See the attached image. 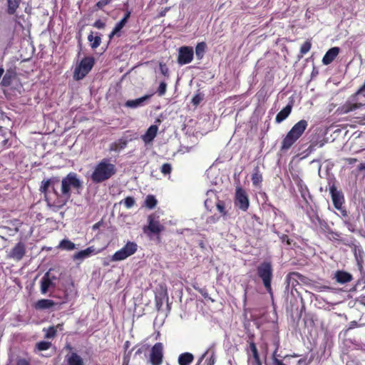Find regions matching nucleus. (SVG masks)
Masks as SVG:
<instances>
[{
  "label": "nucleus",
  "mask_w": 365,
  "mask_h": 365,
  "mask_svg": "<svg viewBox=\"0 0 365 365\" xmlns=\"http://www.w3.org/2000/svg\"><path fill=\"white\" fill-rule=\"evenodd\" d=\"M82 187L83 182L77 174L69 173L61 181L57 177L42 181L40 190L48 203L61 207L68 201L72 192L80 194Z\"/></svg>",
  "instance_id": "obj_1"
},
{
  "label": "nucleus",
  "mask_w": 365,
  "mask_h": 365,
  "mask_svg": "<svg viewBox=\"0 0 365 365\" xmlns=\"http://www.w3.org/2000/svg\"><path fill=\"white\" fill-rule=\"evenodd\" d=\"M115 173V165L110 163V159L103 158L96 165L91 179L95 183H100L110 179Z\"/></svg>",
  "instance_id": "obj_2"
},
{
  "label": "nucleus",
  "mask_w": 365,
  "mask_h": 365,
  "mask_svg": "<svg viewBox=\"0 0 365 365\" xmlns=\"http://www.w3.org/2000/svg\"><path fill=\"white\" fill-rule=\"evenodd\" d=\"M308 126V122L306 120H301L297 122L292 129L287 133L282 140L281 150H289L294 143L302 135Z\"/></svg>",
  "instance_id": "obj_3"
},
{
  "label": "nucleus",
  "mask_w": 365,
  "mask_h": 365,
  "mask_svg": "<svg viewBox=\"0 0 365 365\" xmlns=\"http://www.w3.org/2000/svg\"><path fill=\"white\" fill-rule=\"evenodd\" d=\"M258 276L262 279L267 291L272 294L271 282L273 277V269L269 262H264L257 269Z\"/></svg>",
  "instance_id": "obj_4"
},
{
  "label": "nucleus",
  "mask_w": 365,
  "mask_h": 365,
  "mask_svg": "<svg viewBox=\"0 0 365 365\" xmlns=\"http://www.w3.org/2000/svg\"><path fill=\"white\" fill-rule=\"evenodd\" d=\"M138 250V245L134 242L128 241L124 247H123L120 250L115 252L111 256V261L113 262H118L122 261L130 256L133 255Z\"/></svg>",
  "instance_id": "obj_5"
},
{
  "label": "nucleus",
  "mask_w": 365,
  "mask_h": 365,
  "mask_svg": "<svg viewBox=\"0 0 365 365\" xmlns=\"http://www.w3.org/2000/svg\"><path fill=\"white\" fill-rule=\"evenodd\" d=\"M94 65V58L93 57L83 58L80 63L76 67L73 73V78L76 80L83 79L92 69Z\"/></svg>",
  "instance_id": "obj_6"
},
{
  "label": "nucleus",
  "mask_w": 365,
  "mask_h": 365,
  "mask_svg": "<svg viewBox=\"0 0 365 365\" xmlns=\"http://www.w3.org/2000/svg\"><path fill=\"white\" fill-rule=\"evenodd\" d=\"M58 282V277L51 270L48 271L41 278L40 282V290L42 294H46L53 291Z\"/></svg>",
  "instance_id": "obj_7"
},
{
  "label": "nucleus",
  "mask_w": 365,
  "mask_h": 365,
  "mask_svg": "<svg viewBox=\"0 0 365 365\" xmlns=\"http://www.w3.org/2000/svg\"><path fill=\"white\" fill-rule=\"evenodd\" d=\"M235 205L242 211H247L250 206L248 195L240 187H237L235 190Z\"/></svg>",
  "instance_id": "obj_8"
},
{
  "label": "nucleus",
  "mask_w": 365,
  "mask_h": 365,
  "mask_svg": "<svg viewBox=\"0 0 365 365\" xmlns=\"http://www.w3.org/2000/svg\"><path fill=\"white\" fill-rule=\"evenodd\" d=\"M163 358V345L156 343L151 349L148 361L151 365H160Z\"/></svg>",
  "instance_id": "obj_9"
},
{
  "label": "nucleus",
  "mask_w": 365,
  "mask_h": 365,
  "mask_svg": "<svg viewBox=\"0 0 365 365\" xmlns=\"http://www.w3.org/2000/svg\"><path fill=\"white\" fill-rule=\"evenodd\" d=\"M193 49L192 47L182 46L179 49L178 62L180 65L190 63L193 59Z\"/></svg>",
  "instance_id": "obj_10"
},
{
  "label": "nucleus",
  "mask_w": 365,
  "mask_h": 365,
  "mask_svg": "<svg viewBox=\"0 0 365 365\" xmlns=\"http://www.w3.org/2000/svg\"><path fill=\"white\" fill-rule=\"evenodd\" d=\"M26 253V245L24 242L17 243L9 252V257L14 260L19 261Z\"/></svg>",
  "instance_id": "obj_11"
},
{
  "label": "nucleus",
  "mask_w": 365,
  "mask_h": 365,
  "mask_svg": "<svg viewBox=\"0 0 365 365\" xmlns=\"http://www.w3.org/2000/svg\"><path fill=\"white\" fill-rule=\"evenodd\" d=\"M293 180L297 184L299 191L301 193L302 197L307 203H308L309 200L311 199V195L307 186L298 175L294 176Z\"/></svg>",
  "instance_id": "obj_12"
},
{
  "label": "nucleus",
  "mask_w": 365,
  "mask_h": 365,
  "mask_svg": "<svg viewBox=\"0 0 365 365\" xmlns=\"http://www.w3.org/2000/svg\"><path fill=\"white\" fill-rule=\"evenodd\" d=\"M329 191L334 207L339 210L344 202V196L342 193L338 191L334 185L330 187Z\"/></svg>",
  "instance_id": "obj_13"
},
{
  "label": "nucleus",
  "mask_w": 365,
  "mask_h": 365,
  "mask_svg": "<svg viewBox=\"0 0 365 365\" xmlns=\"http://www.w3.org/2000/svg\"><path fill=\"white\" fill-rule=\"evenodd\" d=\"M151 95H145L139 98L128 100L125 103V106L130 108H137L145 106L150 99Z\"/></svg>",
  "instance_id": "obj_14"
},
{
  "label": "nucleus",
  "mask_w": 365,
  "mask_h": 365,
  "mask_svg": "<svg viewBox=\"0 0 365 365\" xmlns=\"http://www.w3.org/2000/svg\"><path fill=\"white\" fill-rule=\"evenodd\" d=\"M158 130V128L155 125H152L148 128L145 133L141 136V139L145 143V144H148L154 140L157 135Z\"/></svg>",
  "instance_id": "obj_15"
},
{
  "label": "nucleus",
  "mask_w": 365,
  "mask_h": 365,
  "mask_svg": "<svg viewBox=\"0 0 365 365\" xmlns=\"http://www.w3.org/2000/svg\"><path fill=\"white\" fill-rule=\"evenodd\" d=\"M362 103H354L353 101H347L345 104L341 106L337 109L339 114H346L349 112L355 110L356 109L361 107Z\"/></svg>",
  "instance_id": "obj_16"
},
{
  "label": "nucleus",
  "mask_w": 365,
  "mask_h": 365,
  "mask_svg": "<svg viewBox=\"0 0 365 365\" xmlns=\"http://www.w3.org/2000/svg\"><path fill=\"white\" fill-rule=\"evenodd\" d=\"M339 53V48L338 47H333L330 48L324 56L322 58V63L324 65H329L330 64L335 58L338 56Z\"/></svg>",
  "instance_id": "obj_17"
},
{
  "label": "nucleus",
  "mask_w": 365,
  "mask_h": 365,
  "mask_svg": "<svg viewBox=\"0 0 365 365\" xmlns=\"http://www.w3.org/2000/svg\"><path fill=\"white\" fill-rule=\"evenodd\" d=\"M250 350L252 354V358L251 356H250L248 359V361L252 365H262L257 346L254 342H251L250 344Z\"/></svg>",
  "instance_id": "obj_18"
},
{
  "label": "nucleus",
  "mask_w": 365,
  "mask_h": 365,
  "mask_svg": "<svg viewBox=\"0 0 365 365\" xmlns=\"http://www.w3.org/2000/svg\"><path fill=\"white\" fill-rule=\"evenodd\" d=\"M207 357L205 361V365H214L215 362V352L210 349L207 350L199 359L198 362L196 365H200L203 359Z\"/></svg>",
  "instance_id": "obj_19"
},
{
  "label": "nucleus",
  "mask_w": 365,
  "mask_h": 365,
  "mask_svg": "<svg viewBox=\"0 0 365 365\" xmlns=\"http://www.w3.org/2000/svg\"><path fill=\"white\" fill-rule=\"evenodd\" d=\"M93 247H89L84 250H81L73 255V259L77 260H83L89 257L92 255L96 254Z\"/></svg>",
  "instance_id": "obj_20"
},
{
  "label": "nucleus",
  "mask_w": 365,
  "mask_h": 365,
  "mask_svg": "<svg viewBox=\"0 0 365 365\" xmlns=\"http://www.w3.org/2000/svg\"><path fill=\"white\" fill-rule=\"evenodd\" d=\"M54 302L51 299H43L37 301L34 305L35 309L43 310L48 309L53 307Z\"/></svg>",
  "instance_id": "obj_21"
},
{
  "label": "nucleus",
  "mask_w": 365,
  "mask_h": 365,
  "mask_svg": "<svg viewBox=\"0 0 365 365\" xmlns=\"http://www.w3.org/2000/svg\"><path fill=\"white\" fill-rule=\"evenodd\" d=\"M336 280L341 284H344L350 282L352 279V276L346 272L337 271L335 274Z\"/></svg>",
  "instance_id": "obj_22"
},
{
  "label": "nucleus",
  "mask_w": 365,
  "mask_h": 365,
  "mask_svg": "<svg viewBox=\"0 0 365 365\" xmlns=\"http://www.w3.org/2000/svg\"><path fill=\"white\" fill-rule=\"evenodd\" d=\"M292 110V106L287 105L281 111H279L276 115L275 120L279 123L284 120L290 114Z\"/></svg>",
  "instance_id": "obj_23"
},
{
  "label": "nucleus",
  "mask_w": 365,
  "mask_h": 365,
  "mask_svg": "<svg viewBox=\"0 0 365 365\" xmlns=\"http://www.w3.org/2000/svg\"><path fill=\"white\" fill-rule=\"evenodd\" d=\"M68 365H84L82 358L76 353H71L66 356Z\"/></svg>",
  "instance_id": "obj_24"
},
{
  "label": "nucleus",
  "mask_w": 365,
  "mask_h": 365,
  "mask_svg": "<svg viewBox=\"0 0 365 365\" xmlns=\"http://www.w3.org/2000/svg\"><path fill=\"white\" fill-rule=\"evenodd\" d=\"M148 229L153 233H159L163 230V226L157 220H154L151 217H149Z\"/></svg>",
  "instance_id": "obj_25"
},
{
  "label": "nucleus",
  "mask_w": 365,
  "mask_h": 365,
  "mask_svg": "<svg viewBox=\"0 0 365 365\" xmlns=\"http://www.w3.org/2000/svg\"><path fill=\"white\" fill-rule=\"evenodd\" d=\"M194 356L189 352L181 354L178 357V363L180 365H189L192 362Z\"/></svg>",
  "instance_id": "obj_26"
},
{
  "label": "nucleus",
  "mask_w": 365,
  "mask_h": 365,
  "mask_svg": "<svg viewBox=\"0 0 365 365\" xmlns=\"http://www.w3.org/2000/svg\"><path fill=\"white\" fill-rule=\"evenodd\" d=\"M127 145V140L125 139H119L118 141L112 143L110 146V150L114 152H120L124 149Z\"/></svg>",
  "instance_id": "obj_27"
},
{
  "label": "nucleus",
  "mask_w": 365,
  "mask_h": 365,
  "mask_svg": "<svg viewBox=\"0 0 365 365\" xmlns=\"http://www.w3.org/2000/svg\"><path fill=\"white\" fill-rule=\"evenodd\" d=\"M21 0H7L8 9L9 14H14L19 8Z\"/></svg>",
  "instance_id": "obj_28"
},
{
  "label": "nucleus",
  "mask_w": 365,
  "mask_h": 365,
  "mask_svg": "<svg viewBox=\"0 0 365 365\" xmlns=\"http://www.w3.org/2000/svg\"><path fill=\"white\" fill-rule=\"evenodd\" d=\"M58 248L65 250H73L76 249V245L71 241L64 239L60 242Z\"/></svg>",
  "instance_id": "obj_29"
},
{
  "label": "nucleus",
  "mask_w": 365,
  "mask_h": 365,
  "mask_svg": "<svg viewBox=\"0 0 365 365\" xmlns=\"http://www.w3.org/2000/svg\"><path fill=\"white\" fill-rule=\"evenodd\" d=\"M206 49V43L205 42L198 43L195 47V54L197 58L200 60L202 58Z\"/></svg>",
  "instance_id": "obj_30"
},
{
  "label": "nucleus",
  "mask_w": 365,
  "mask_h": 365,
  "mask_svg": "<svg viewBox=\"0 0 365 365\" xmlns=\"http://www.w3.org/2000/svg\"><path fill=\"white\" fill-rule=\"evenodd\" d=\"M206 195L207 197L205 200V206L207 210H209L212 207V199H216L217 197L215 192L212 190H208L206 193Z\"/></svg>",
  "instance_id": "obj_31"
},
{
  "label": "nucleus",
  "mask_w": 365,
  "mask_h": 365,
  "mask_svg": "<svg viewBox=\"0 0 365 365\" xmlns=\"http://www.w3.org/2000/svg\"><path fill=\"white\" fill-rule=\"evenodd\" d=\"M88 40L91 42L92 48H96L98 47L101 42V38L100 36H93L92 34L88 36Z\"/></svg>",
  "instance_id": "obj_32"
},
{
  "label": "nucleus",
  "mask_w": 365,
  "mask_h": 365,
  "mask_svg": "<svg viewBox=\"0 0 365 365\" xmlns=\"http://www.w3.org/2000/svg\"><path fill=\"white\" fill-rule=\"evenodd\" d=\"M62 325L58 324L56 327H50L48 329H43V331L46 332L45 337L47 339H51L55 336L56 334V329L61 328Z\"/></svg>",
  "instance_id": "obj_33"
},
{
  "label": "nucleus",
  "mask_w": 365,
  "mask_h": 365,
  "mask_svg": "<svg viewBox=\"0 0 365 365\" xmlns=\"http://www.w3.org/2000/svg\"><path fill=\"white\" fill-rule=\"evenodd\" d=\"M157 204V200L153 195H148L145 201V205L149 208L153 209Z\"/></svg>",
  "instance_id": "obj_34"
},
{
  "label": "nucleus",
  "mask_w": 365,
  "mask_h": 365,
  "mask_svg": "<svg viewBox=\"0 0 365 365\" xmlns=\"http://www.w3.org/2000/svg\"><path fill=\"white\" fill-rule=\"evenodd\" d=\"M262 180V176L259 173V171L256 170L252 175V181L254 185H259Z\"/></svg>",
  "instance_id": "obj_35"
},
{
  "label": "nucleus",
  "mask_w": 365,
  "mask_h": 365,
  "mask_svg": "<svg viewBox=\"0 0 365 365\" xmlns=\"http://www.w3.org/2000/svg\"><path fill=\"white\" fill-rule=\"evenodd\" d=\"M135 199L132 197H127L120 203H123L126 208L129 209L132 207L135 204Z\"/></svg>",
  "instance_id": "obj_36"
},
{
  "label": "nucleus",
  "mask_w": 365,
  "mask_h": 365,
  "mask_svg": "<svg viewBox=\"0 0 365 365\" xmlns=\"http://www.w3.org/2000/svg\"><path fill=\"white\" fill-rule=\"evenodd\" d=\"M51 346V342L48 341H40L36 344V346L39 351H44L48 349Z\"/></svg>",
  "instance_id": "obj_37"
},
{
  "label": "nucleus",
  "mask_w": 365,
  "mask_h": 365,
  "mask_svg": "<svg viewBox=\"0 0 365 365\" xmlns=\"http://www.w3.org/2000/svg\"><path fill=\"white\" fill-rule=\"evenodd\" d=\"M312 44L309 41H306L301 46L300 52L302 54H306L309 51Z\"/></svg>",
  "instance_id": "obj_38"
},
{
  "label": "nucleus",
  "mask_w": 365,
  "mask_h": 365,
  "mask_svg": "<svg viewBox=\"0 0 365 365\" xmlns=\"http://www.w3.org/2000/svg\"><path fill=\"white\" fill-rule=\"evenodd\" d=\"M124 26L120 23L118 22V24H116V25L115 26L114 29H113L112 32L110 33V34L109 35V38H112L115 35H116L118 33H119L120 31V30L123 28Z\"/></svg>",
  "instance_id": "obj_39"
},
{
  "label": "nucleus",
  "mask_w": 365,
  "mask_h": 365,
  "mask_svg": "<svg viewBox=\"0 0 365 365\" xmlns=\"http://www.w3.org/2000/svg\"><path fill=\"white\" fill-rule=\"evenodd\" d=\"M167 89V84L165 82H161L158 88L157 93L160 96H163Z\"/></svg>",
  "instance_id": "obj_40"
},
{
  "label": "nucleus",
  "mask_w": 365,
  "mask_h": 365,
  "mask_svg": "<svg viewBox=\"0 0 365 365\" xmlns=\"http://www.w3.org/2000/svg\"><path fill=\"white\" fill-rule=\"evenodd\" d=\"M160 170L164 175L170 174L172 170V166L170 163H164L162 165Z\"/></svg>",
  "instance_id": "obj_41"
},
{
  "label": "nucleus",
  "mask_w": 365,
  "mask_h": 365,
  "mask_svg": "<svg viewBox=\"0 0 365 365\" xmlns=\"http://www.w3.org/2000/svg\"><path fill=\"white\" fill-rule=\"evenodd\" d=\"M216 205H217V210L222 215H226V211H225V203L223 202H222V201L218 200Z\"/></svg>",
  "instance_id": "obj_42"
},
{
  "label": "nucleus",
  "mask_w": 365,
  "mask_h": 365,
  "mask_svg": "<svg viewBox=\"0 0 365 365\" xmlns=\"http://www.w3.org/2000/svg\"><path fill=\"white\" fill-rule=\"evenodd\" d=\"M159 66H160V71L161 73L165 76H168L169 70H168V67L166 66V65L165 63H160Z\"/></svg>",
  "instance_id": "obj_43"
},
{
  "label": "nucleus",
  "mask_w": 365,
  "mask_h": 365,
  "mask_svg": "<svg viewBox=\"0 0 365 365\" xmlns=\"http://www.w3.org/2000/svg\"><path fill=\"white\" fill-rule=\"evenodd\" d=\"M203 96L201 94H196L192 99V103L197 106L198 105L202 100Z\"/></svg>",
  "instance_id": "obj_44"
},
{
  "label": "nucleus",
  "mask_w": 365,
  "mask_h": 365,
  "mask_svg": "<svg viewBox=\"0 0 365 365\" xmlns=\"http://www.w3.org/2000/svg\"><path fill=\"white\" fill-rule=\"evenodd\" d=\"M363 253L361 251H359V253H355V257L359 267H361V263L363 262Z\"/></svg>",
  "instance_id": "obj_45"
},
{
  "label": "nucleus",
  "mask_w": 365,
  "mask_h": 365,
  "mask_svg": "<svg viewBox=\"0 0 365 365\" xmlns=\"http://www.w3.org/2000/svg\"><path fill=\"white\" fill-rule=\"evenodd\" d=\"M294 275H297V274L296 273H291V274L287 275L286 280H287V282L288 285H289V284H292V286L294 285V281H295V280H294V279L293 277Z\"/></svg>",
  "instance_id": "obj_46"
},
{
  "label": "nucleus",
  "mask_w": 365,
  "mask_h": 365,
  "mask_svg": "<svg viewBox=\"0 0 365 365\" xmlns=\"http://www.w3.org/2000/svg\"><path fill=\"white\" fill-rule=\"evenodd\" d=\"M93 26H94V27H96V28H97L98 29H103L105 27L106 24L101 20L98 19V20L95 21Z\"/></svg>",
  "instance_id": "obj_47"
},
{
  "label": "nucleus",
  "mask_w": 365,
  "mask_h": 365,
  "mask_svg": "<svg viewBox=\"0 0 365 365\" xmlns=\"http://www.w3.org/2000/svg\"><path fill=\"white\" fill-rule=\"evenodd\" d=\"M1 84L4 86H9L10 84L9 77L7 76V74L4 76L1 81Z\"/></svg>",
  "instance_id": "obj_48"
},
{
  "label": "nucleus",
  "mask_w": 365,
  "mask_h": 365,
  "mask_svg": "<svg viewBox=\"0 0 365 365\" xmlns=\"http://www.w3.org/2000/svg\"><path fill=\"white\" fill-rule=\"evenodd\" d=\"M361 94H363L365 96V83L364 85L361 87V88L356 93L355 96H358Z\"/></svg>",
  "instance_id": "obj_49"
},
{
  "label": "nucleus",
  "mask_w": 365,
  "mask_h": 365,
  "mask_svg": "<svg viewBox=\"0 0 365 365\" xmlns=\"http://www.w3.org/2000/svg\"><path fill=\"white\" fill-rule=\"evenodd\" d=\"M280 238L283 242H286L287 245H291L290 240L287 235H282Z\"/></svg>",
  "instance_id": "obj_50"
},
{
  "label": "nucleus",
  "mask_w": 365,
  "mask_h": 365,
  "mask_svg": "<svg viewBox=\"0 0 365 365\" xmlns=\"http://www.w3.org/2000/svg\"><path fill=\"white\" fill-rule=\"evenodd\" d=\"M273 363L274 365H286L282 361L279 360L274 356L273 357Z\"/></svg>",
  "instance_id": "obj_51"
},
{
  "label": "nucleus",
  "mask_w": 365,
  "mask_h": 365,
  "mask_svg": "<svg viewBox=\"0 0 365 365\" xmlns=\"http://www.w3.org/2000/svg\"><path fill=\"white\" fill-rule=\"evenodd\" d=\"M329 235H330V236H329L330 239L337 240L338 237H339V234H337L336 232H330Z\"/></svg>",
  "instance_id": "obj_52"
},
{
  "label": "nucleus",
  "mask_w": 365,
  "mask_h": 365,
  "mask_svg": "<svg viewBox=\"0 0 365 365\" xmlns=\"http://www.w3.org/2000/svg\"><path fill=\"white\" fill-rule=\"evenodd\" d=\"M107 4H104V0H101V1H98V2L97 3V6H98V7H103V6H104L107 5Z\"/></svg>",
  "instance_id": "obj_53"
},
{
  "label": "nucleus",
  "mask_w": 365,
  "mask_h": 365,
  "mask_svg": "<svg viewBox=\"0 0 365 365\" xmlns=\"http://www.w3.org/2000/svg\"><path fill=\"white\" fill-rule=\"evenodd\" d=\"M130 14L131 12L130 11H126L125 14V16L123 17V19H126V20H128V19L130 18Z\"/></svg>",
  "instance_id": "obj_54"
},
{
  "label": "nucleus",
  "mask_w": 365,
  "mask_h": 365,
  "mask_svg": "<svg viewBox=\"0 0 365 365\" xmlns=\"http://www.w3.org/2000/svg\"><path fill=\"white\" fill-rule=\"evenodd\" d=\"M128 361H129V356H128H128H125L124 359H123V365H128Z\"/></svg>",
  "instance_id": "obj_55"
},
{
  "label": "nucleus",
  "mask_w": 365,
  "mask_h": 365,
  "mask_svg": "<svg viewBox=\"0 0 365 365\" xmlns=\"http://www.w3.org/2000/svg\"><path fill=\"white\" fill-rule=\"evenodd\" d=\"M128 20L125 19H122L119 22L123 26H125V24L127 23Z\"/></svg>",
  "instance_id": "obj_56"
},
{
  "label": "nucleus",
  "mask_w": 365,
  "mask_h": 365,
  "mask_svg": "<svg viewBox=\"0 0 365 365\" xmlns=\"http://www.w3.org/2000/svg\"><path fill=\"white\" fill-rule=\"evenodd\" d=\"M359 169L360 170H365V163H361L359 166Z\"/></svg>",
  "instance_id": "obj_57"
},
{
  "label": "nucleus",
  "mask_w": 365,
  "mask_h": 365,
  "mask_svg": "<svg viewBox=\"0 0 365 365\" xmlns=\"http://www.w3.org/2000/svg\"><path fill=\"white\" fill-rule=\"evenodd\" d=\"M112 0H104V4H109Z\"/></svg>",
  "instance_id": "obj_58"
},
{
  "label": "nucleus",
  "mask_w": 365,
  "mask_h": 365,
  "mask_svg": "<svg viewBox=\"0 0 365 365\" xmlns=\"http://www.w3.org/2000/svg\"><path fill=\"white\" fill-rule=\"evenodd\" d=\"M164 3H167L168 0H163Z\"/></svg>",
  "instance_id": "obj_59"
},
{
  "label": "nucleus",
  "mask_w": 365,
  "mask_h": 365,
  "mask_svg": "<svg viewBox=\"0 0 365 365\" xmlns=\"http://www.w3.org/2000/svg\"><path fill=\"white\" fill-rule=\"evenodd\" d=\"M128 341H126V342H125V345H126V346H128Z\"/></svg>",
  "instance_id": "obj_60"
},
{
  "label": "nucleus",
  "mask_w": 365,
  "mask_h": 365,
  "mask_svg": "<svg viewBox=\"0 0 365 365\" xmlns=\"http://www.w3.org/2000/svg\"><path fill=\"white\" fill-rule=\"evenodd\" d=\"M138 353H140V349H138V350L136 351V354H138Z\"/></svg>",
  "instance_id": "obj_61"
},
{
  "label": "nucleus",
  "mask_w": 365,
  "mask_h": 365,
  "mask_svg": "<svg viewBox=\"0 0 365 365\" xmlns=\"http://www.w3.org/2000/svg\"><path fill=\"white\" fill-rule=\"evenodd\" d=\"M349 230H351V231H353V230H351V227H349Z\"/></svg>",
  "instance_id": "obj_62"
},
{
  "label": "nucleus",
  "mask_w": 365,
  "mask_h": 365,
  "mask_svg": "<svg viewBox=\"0 0 365 365\" xmlns=\"http://www.w3.org/2000/svg\"><path fill=\"white\" fill-rule=\"evenodd\" d=\"M349 230H351V231H353V230H351V227H349Z\"/></svg>",
  "instance_id": "obj_63"
}]
</instances>
